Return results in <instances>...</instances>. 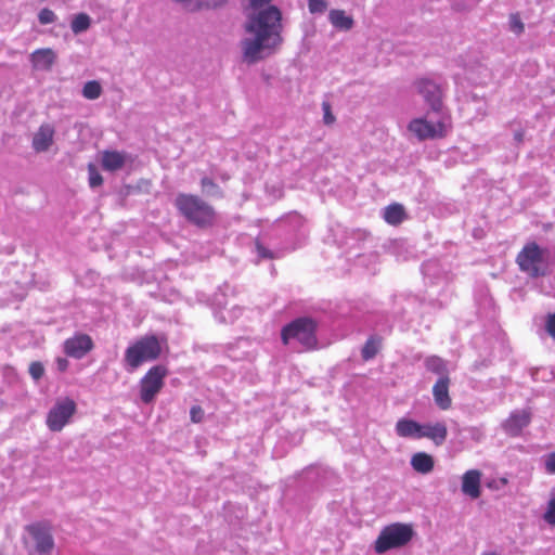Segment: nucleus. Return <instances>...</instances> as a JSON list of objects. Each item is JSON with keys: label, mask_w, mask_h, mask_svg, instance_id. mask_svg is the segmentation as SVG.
Returning a JSON list of instances; mask_svg holds the SVG:
<instances>
[{"label": "nucleus", "mask_w": 555, "mask_h": 555, "mask_svg": "<svg viewBox=\"0 0 555 555\" xmlns=\"http://www.w3.org/2000/svg\"><path fill=\"white\" fill-rule=\"evenodd\" d=\"M282 13L270 5L250 17L246 31L250 35L242 42L246 61L255 63L270 55L282 43Z\"/></svg>", "instance_id": "1"}, {"label": "nucleus", "mask_w": 555, "mask_h": 555, "mask_svg": "<svg viewBox=\"0 0 555 555\" xmlns=\"http://www.w3.org/2000/svg\"><path fill=\"white\" fill-rule=\"evenodd\" d=\"M451 120L449 114L427 112L426 116L414 118L408 130L420 141L440 139L447 135Z\"/></svg>", "instance_id": "2"}, {"label": "nucleus", "mask_w": 555, "mask_h": 555, "mask_svg": "<svg viewBox=\"0 0 555 555\" xmlns=\"http://www.w3.org/2000/svg\"><path fill=\"white\" fill-rule=\"evenodd\" d=\"M179 212L190 222L204 227L211 223L214 208L196 195L180 193L175 199Z\"/></svg>", "instance_id": "3"}, {"label": "nucleus", "mask_w": 555, "mask_h": 555, "mask_svg": "<svg viewBox=\"0 0 555 555\" xmlns=\"http://www.w3.org/2000/svg\"><path fill=\"white\" fill-rule=\"evenodd\" d=\"M414 534L415 531L411 524H391L382 529L374 543V550L377 554H383L392 548L403 547L413 539Z\"/></svg>", "instance_id": "4"}, {"label": "nucleus", "mask_w": 555, "mask_h": 555, "mask_svg": "<svg viewBox=\"0 0 555 555\" xmlns=\"http://www.w3.org/2000/svg\"><path fill=\"white\" fill-rule=\"evenodd\" d=\"M315 331L317 322L313 319L298 318L282 328L281 338L284 345H288L292 339H295L306 350H311L318 345Z\"/></svg>", "instance_id": "5"}, {"label": "nucleus", "mask_w": 555, "mask_h": 555, "mask_svg": "<svg viewBox=\"0 0 555 555\" xmlns=\"http://www.w3.org/2000/svg\"><path fill=\"white\" fill-rule=\"evenodd\" d=\"M519 269L531 278L543 276L547 273V251L537 243L526 244L516 258Z\"/></svg>", "instance_id": "6"}, {"label": "nucleus", "mask_w": 555, "mask_h": 555, "mask_svg": "<svg viewBox=\"0 0 555 555\" xmlns=\"http://www.w3.org/2000/svg\"><path fill=\"white\" fill-rule=\"evenodd\" d=\"M162 348L155 336H145L129 346L125 353V361L130 371L138 369L143 362L153 361L160 354Z\"/></svg>", "instance_id": "7"}, {"label": "nucleus", "mask_w": 555, "mask_h": 555, "mask_svg": "<svg viewBox=\"0 0 555 555\" xmlns=\"http://www.w3.org/2000/svg\"><path fill=\"white\" fill-rule=\"evenodd\" d=\"M167 370L163 365H155L149 370L140 383V398L144 403H150L164 386Z\"/></svg>", "instance_id": "8"}, {"label": "nucleus", "mask_w": 555, "mask_h": 555, "mask_svg": "<svg viewBox=\"0 0 555 555\" xmlns=\"http://www.w3.org/2000/svg\"><path fill=\"white\" fill-rule=\"evenodd\" d=\"M76 411V403L69 398L59 399L47 416V425L52 431H60Z\"/></svg>", "instance_id": "9"}, {"label": "nucleus", "mask_w": 555, "mask_h": 555, "mask_svg": "<svg viewBox=\"0 0 555 555\" xmlns=\"http://www.w3.org/2000/svg\"><path fill=\"white\" fill-rule=\"evenodd\" d=\"M418 94L422 95L425 103L430 107L431 113L448 114L443 108L442 91L439 85L430 79H420L415 82Z\"/></svg>", "instance_id": "10"}, {"label": "nucleus", "mask_w": 555, "mask_h": 555, "mask_svg": "<svg viewBox=\"0 0 555 555\" xmlns=\"http://www.w3.org/2000/svg\"><path fill=\"white\" fill-rule=\"evenodd\" d=\"M26 530L31 537L35 548L39 554L47 555L52 551L54 541L48 525L40 522L33 524L29 525Z\"/></svg>", "instance_id": "11"}, {"label": "nucleus", "mask_w": 555, "mask_h": 555, "mask_svg": "<svg viewBox=\"0 0 555 555\" xmlns=\"http://www.w3.org/2000/svg\"><path fill=\"white\" fill-rule=\"evenodd\" d=\"M93 348V341L87 334H76L64 341V352L74 359L83 358Z\"/></svg>", "instance_id": "12"}, {"label": "nucleus", "mask_w": 555, "mask_h": 555, "mask_svg": "<svg viewBox=\"0 0 555 555\" xmlns=\"http://www.w3.org/2000/svg\"><path fill=\"white\" fill-rule=\"evenodd\" d=\"M55 129L51 124H42L34 133L31 146L37 153L47 152L54 142Z\"/></svg>", "instance_id": "13"}, {"label": "nucleus", "mask_w": 555, "mask_h": 555, "mask_svg": "<svg viewBox=\"0 0 555 555\" xmlns=\"http://www.w3.org/2000/svg\"><path fill=\"white\" fill-rule=\"evenodd\" d=\"M531 414L527 410H518L513 412L503 423L504 430L511 436H518L521 430L529 425Z\"/></svg>", "instance_id": "14"}, {"label": "nucleus", "mask_w": 555, "mask_h": 555, "mask_svg": "<svg viewBox=\"0 0 555 555\" xmlns=\"http://www.w3.org/2000/svg\"><path fill=\"white\" fill-rule=\"evenodd\" d=\"M482 474L478 469H469L462 476V492L470 499H478L481 494Z\"/></svg>", "instance_id": "15"}, {"label": "nucleus", "mask_w": 555, "mask_h": 555, "mask_svg": "<svg viewBox=\"0 0 555 555\" xmlns=\"http://www.w3.org/2000/svg\"><path fill=\"white\" fill-rule=\"evenodd\" d=\"M450 377H439L433 387V396L435 403L441 410H449L452 404L449 395Z\"/></svg>", "instance_id": "16"}, {"label": "nucleus", "mask_w": 555, "mask_h": 555, "mask_svg": "<svg viewBox=\"0 0 555 555\" xmlns=\"http://www.w3.org/2000/svg\"><path fill=\"white\" fill-rule=\"evenodd\" d=\"M129 160V156L125 152L104 151L101 154V165L106 171H117L121 169Z\"/></svg>", "instance_id": "17"}, {"label": "nucleus", "mask_w": 555, "mask_h": 555, "mask_svg": "<svg viewBox=\"0 0 555 555\" xmlns=\"http://www.w3.org/2000/svg\"><path fill=\"white\" fill-rule=\"evenodd\" d=\"M56 60V54L50 48L38 49L30 54V62L35 69L50 70Z\"/></svg>", "instance_id": "18"}, {"label": "nucleus", "mask_w": 555, "mask_h": 555, "mask_svg": "<svg viewBox=\"0 0 555 555\" xmlns=\"http://www.w3.org/2000/svg\"><path fill=\"white\" fill-rule=\"evenodd\" d=\"M396 434L401 438H410V439H421L423 425L410 420V418H400L396 423Z\"/></svg>", "instance_id": "19"}, {"label": "nucleus", "mask_w": 555, "mask_h": 555, "mask_svg": "<svg viewBox=\"0 0 555 555\" xmlns=\"http://www.w3.org/2000/svg\"><path fill=\"white\" fill-rule=\"evenodd\" d=\"M328 21L331 25L339 31H349L354 26V20L345 10L332 9L328 12Z\"/></svg>", "instance_id": "20"}, {"label": "nucleus", "mask_w": 555, "mask_h": 555, "mask_svg": "<svg viewBox=\"0 0 555 555\" xmlns=\"http://www.w3.org/2000/svg\"><path fill=\"white\" fill-rule=\"evenodd\" d=\"M448 436V429L443 422L423 425L422 438L433 440L437 446H441Z\"/></svg>", "instance_id": "21"}, {"label": "nucleus", "mask_w": 555, "mask_h": 555, "mask_svg": "<svg viewBox=\"0 0 555 555\" xmlns=\"http://www.w3.org/2000/svg\"><path fill=\"white\" fill-rule=\"evenodd\" d=\"M412 468L420 474H429L435 466L434 457L425 452H417L411 457Z\"/></svg>", "instance_id": "22"}, {"label": "nucleus", "mask_w": 555, "mask_h": 555, "mask_svg": "<svg viewBox=\"0 0 555 555\" xmlns=\"http://www.w3.org/2000/svg\"><path fill=\"white\" fill-rule=\"evenodd\" d=\"M384 219L387 223L396 225L404 219V208L400 204H392L385 208Z\"/></svg>", "instance_id": "23"}, {"label": "nucleus", "mask_w": 555, "mask_h": 555, "mask_svg": "<svg viewBox=\"0 0 555 555\" xmlns=\"http://www.w3.org/2000/svg\"><path fill=\"white\" fill-rule=\"evenodd\" d=\"M425 366L428 371L439 375V377H449L447 362L437 356L427 358L425 360Z\"/></svg>", "instance_id": "24"}, {"label": "nucleus", "mask_w": 555, "mask_h": 555, "mask_svg": "<svg viewBox=\"0 0 555 555\" xmlns=\"http://www.w3.org/2000/svg\"><path fill=\"white\" fill-rule=\"evenodd\" d=\"M91 25V18L86 13H79L74 16L70 23V28L74 34L78 35L86 31Z\"/></svg>", "instance_id": "25"}, {"label": "nucleus", "mask_w": 555, "mask_h": 555, "mask_svg": "<svg viewBox=\"0 0 555 555\" xmlns=\"http://www.w3.org/2000/svg\"><path fill=\"white\" fill-rule=\"evenodd\" d=\"M102 86L96 80H90L83 85L82 95L88 100H96L102 94Z\"/></svg>", "instance_id": "26"}, {"label": "nucleus", "mask_w": 555, "mask_h": 555, "mask_svg": "<svg viewBox=\"0 0 555 555\" xmlns=\"http://www.w3.org/2000/svg\"><path fill=\"white\" fill-rule=\"evenodd\" d=\"M380 348V339L377 337H371L366 340L365 345L362 348V358L364 360L373 359Z\"/></svg>", "instance_id": "27"}, {"label": "nucleus", "mask_w": 555, "mask_h": 555, "mask_svg": "<svg viewBox=\"0 0 555 555\" xmlns=\"http://www.w3.org/2000/svg\"><path fill=\"white\" fill-rule=\"evenodd\" d=\"M201 185H202L203 192L206 195L214 196V197H221L222 196L221 189L210 178L204 177L201 180Z\"/></svg>", "instance_id": "28"}, {"label": "nucleus", "mask_w": 555, "mask_h": 555, "mask_svg": "<svg viewBox=\"0 0 555 555\" xmlns=\"http://www.w3.org/2000/svg\"><path fill=\"white\" fill-rule=\"evenodd\" d=\"M89 185L91 188L100 186L103 183V178L98 168L93 164L88 165Z\"/></svg>", "instance_id": "29"}, {"label": "nucleus", "mask_w": 555, "mask_h": 555, "mask_svg": "<svg viewBox=\"0 0 555 555\" xmlns=\"http://www.w3.org/2000/svg\"><path fill=\"white\" fill-rule=\"evenodd\" d=\"M509 30L515 35L519 36L525 30V24L518 14H511L508 18Z\"/></svg>", "instance_id": "30"}, {"label": "nucleus", "mask_w": 555, "mask_h": 555, "mask_svg": "<svg viewBox=\"0 0 555 555\" xmlns=\"http://www.w3.org/2000/svg\"><path fill=\"white\" fill-rule=\"evenodd\" d=\"M308 9L310 13H324L327 9V3L324 0H308Z\"/></svg>", "instance_id": "31"}, {"label": "nucleus", "mask_w": 555, "mask_h": 555, "mask_svg": "<svg viewBox=\"0 0 555 555\" xmlns=\"http://www.w3.org/2000/svg\"><path fill=\"white\" fill-rule=\"evenodd\" d=\"M38 20H39L40 24L47 25V24L54 23L56 20V15L54 14V12L52 10L44 8L39 12Z\"/></svg>", "instance_id": "32"}, {"label": "nucleus", "mask_w": 555, "mask_h": 555, "mask_svg": "<svg viewBox=\"0 0 555 555\" xmlns=\"http://www.w3.org/2000/svg\"><path fill=\"white\" fill-rule=\"evenodd\" d=\"M543 519L552 526H555V498H552L548 503L546 511L543 515Z\"/></svg>", "instance_id": "33"}, {"label": "nucleus", "mask_w": 555, "mask_h": 555, "mask_svg": "<svg viewBox=\"0 0 555 555\" xmlns=\"http://www.w3.org/2000/svg\"><path fill=\"white\" fill-rule=\"evenodd\" d=\"M322 111H323V122L325 125H333L336 120L335 116L332 113V106L327 101H324L322 103Z\"/></svg>", "instance_id": "34"}, {"label": "nucleus", "mask_w": 555, "mask_h": 555, "mask_svg": "<svg viewBox=\"0 0 555 555\" xmlns=\"http://www.w3.org/2000/svg\"><path fill=\"white\" fill-rule=\"evenodd\" d=\"M44 373V367L40 362H33L29 365V374L35 380H39Z\"/></svg>", "instance_id": "35"}, {"label": "nucleus", "mask_w": 555, "mask_h": 555, "mask_svg": "<svg viewBox=\"0 0 555 555\" xmlns=\"http://www.w3.org/2000/svg\"><path fill=\"white\" fill-rule=\"evenodd\" d=\"M190 416H191V421L193 423H199V422L203 421L204 411H203V409L201 406L194 405V406L191 408Z\"/></svg>", "instance_id": "36"}, {"label": "nucleus", "mask_w": 555, "mask_h": 555, "mask_svg": "<svg viewBox=\"0 0 555 555\" xmlns=\"http://www.w3.org/2000/svg\"><path fill=\"white\" fill-rule=\"evenodd\" d=\"M545 468L548 473L555 474V453H552L545 460Z\"/></svg>", "instance_id": "37"}, {"label": "nucleus", "mask_w": 555, "mask_h": 555, "mask_svg": "<svg viewBox=\"0 0 555 555\" xmlns=\"http://www.w3.org/2000/svg\"><path fill=\"white\" fill-rule=\"evenodd\" d=\"M256 248H257V253H258L259 257H261V258H271L272 257L271 253L264 246H262L259 242L256 243Z\"/></svg>", "instance_id": "38"}, {"label": "nucleus", "mask_w": 555, "mask_h": 555, "mask_svg": "<svg viewBox=\"0 0 555 555\" xmlns=\"http://www.w3.org/2000/svg\"><path fill=\"white\" fill-rule=\"evenodd\" d=\"M68 364H69V362H68V360H67V359H65V358H57V359H56V367H57V370H59V371H61V372L66 371V370H67V367H68Z\"/></svg>", "instance_id": "39"}, {"label": "nucleus", "mask_w": 555, "mask_h": 555, "mask_svg": "<svg viewBox=\"0 0 555 555\" xmlns=\"http://www.w3.org/2000/svg\"><path fill=\"white\" fill-rule=\"evenodd\" d=\"M201 4H205L206 7H217L223 3L225 0H196Z\"/></svg>", "instance_id": "40"}, {"label": "nucleus", "mask_w": 555, "mask_h": 555, "mask_svg": "<svg viewBox=\"0 0 555 555\" xmlns=\"http://www.w3.org/2000/svg\"><path fill=\"white\" fill-rule=\"evenodd\" d=\"M271 0H250V5L253 8H259L267 3H269Z\"/></svg>", "instance_id": "41"}, {"label": "nucleus", "mask_w": 555, "mask_h": 555, "mask_svg": "<svg viewBox=\"0 0 555 555\" xmlns=\"http://www.w3.org/2000/svg\"><path fill=\"white\" fill-rule=\"evenodd\" d=\"M514 139L517 142L520 143L524 140V132L522 131H516L515 134H514Z\"/></svg>", "instance_id": "42"}, {"label": "nucleus", "mask_w": 555, "mask_h": 555, "mask_svg": "<svg viewBox=\"0 0 555 555\" xmlns=\"http://www.w3.org/2000/svg\"><path fill=\"white\" fill-rule=\"evenodd\" d=\"M472 431H473V437L472 438H474L477 441L481 439L480 433L476 428H473Z\"/></svg>", "instance_id": "43"}, {"label": "nucleus", "mask_w": 555, "mask_h": 555, "mask_svg": "<svg viewBox=\"0 0 555 555\" xmlns=\"http://www.w3.org/2000/svg\"><path fill=\"white\" fill-rule=\"evenodd\" d=\"M481 555H499V554L495 552H486V553H482Z\"/></svg>", "instance_id": "44"}]
</instances>
